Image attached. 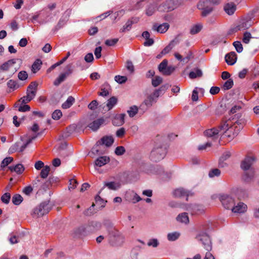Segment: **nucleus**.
Masks as SVG:
<instances>
[{"label":"nucleus","instance_id":"nucleus-54","mask_svg":"<svg viewBox=\"0 0 259 259\" xmlns=\"http://www.w3.org/2000/svg\"><path fill=\"white\" fill-rule=\"evenodd\" d=\"M62 116V113L61 110H56L53 113L52 115V117L53 119L55 120L59 119Z\"/></svg>","mask_w":259,"mask_h":259},{"label":"nucleus","instance_id":"nucleus-16","mask_svg":"<svg viewBox=\"0 0 259 259\" xmlns=\"http://www.w3.org/2000/svg\"><path fill=\"white\" fill-rule=\"evenodd\" d=\"M218 128L221 135L224 134L225 131L232 128L231 127V121L230 120H223Z\"/></svg>","mask_w":259,"mask_h":259},{"label":"nucleus","instance_id":"nucleus-58","mask_svg":"<svg viewBox=\"0 0 259 259\" xmlns=\"http://www.w3.org/2000/svg\"><path fill=\"white\" fill-rule=\"evenodd\" d=\"M251 38V35L250 33L248 32H245L243 34L242 41L245 44H248L249 42L250 39Z\"/></svg>","mask_w":259,"mask_h":259},{"label":"nucleus","instance_id":"nucleus-36","mask_svg":"<svg viewBox=\"0 0 259 259\" xmlns=\"http://www.w3.org/2000/svg\"><path fill=\"white\" fill-rule=\"evenodd\" d=\"M50 171V166H48V165L45 166L40 171V177L43 179L46 178L48 176Z\"/></svg>","mask_w":259,"mask_h":259},{"label":"nucleus","instance_id":"nucleus-47","mask_svg":"<svg viewBox=\"0 0 259 259\" xmlns=\"http://www.w3.org/2000/svg\"><path fill=\"white\" fill-rule=\"evenodd\" d=\"M221 175V171L218 168H214L211 169L208 174V176L210 178H213L215 176L218 177Z\"/></svg>","mask_w":259,"mask_h":259},{"label":"nucleus","instance_id":"nucleus-64","mask_svg":"<svg viewBox=\"0 0 259 259\" xmlns=\"http://www.w3.org/2000/svg\"><path fill=\"white\" fill-rule=\"evenodd\" d=\"M158 242L157 239H150L149 242H148L147 244L149 246H152L153 247H156L158 245Z\"/></svg>","mask_w":259,"mask_h":259},{"label":"nucleus","instance_id":"nucleus-60","mask_svg":"<svg viewBox=\"0 0 259 259\" xmlns=\"http://www.w3.org/2000/svg\"><path fill=\"white\" fill-rule=\"evenodd\" d=\"M118 41V38H113L111 39H107L105 44L107 46H114Z\"/></svg>","mask_w":259,"mask_h":259},{"label":"nucleus","instance_id":"nucleus-34","mask_svg":"<svg viewBox=\"0 0 259 259\" xmlns=\"http://www.w3.org/2000/svg\"><path fill=\"white\" fill-rule=\"evenodd\" d=\"M67 76H68L64 72L61 73L54 81V85L58 86L61 82L65 80Z\"/></svg>","mask_w":259,"mask_h":259},{"label":"nucleus","instance_id":"nucleus-52","mask_svg":"<svg viewBox=\"0 0 259 259\" xmlns=\"http://www.w3.org/2000/svg\"><path fill=\"white\" fill-rule=\"evenodd\" d=\"M132 22L130 21V20H128L126 24L123 26L122 28L120 29V32H124L125 31L130 30L132 28Z\"/></svg>","mask_w":259,"mask_h":259},{"label":"nucleus","instance_id":"nucleus-23","mask_svg":"<svg viewBox=\"0 0 259 259\" xmlns=\"http://www.w3.org/2000/svg\"><path fill=\"white\" fill-rule=\"evenodd\" d=\"M173 195L175 197L177 198L186 196V200H188L189 192L185 190L184 189L180 188L174 190V191L173 192Z\"/></svg>","mask_w":259,"mask_h":259},{"label":"nucleus","instance_id":"nucleus-10","mask_svg":"<svg viewBox=\"0 0 259 259\" xmlns=\"http://www.w3.org/2000/svg\"><path fill=\"white\" fill-rule=\"evenodd\" d=\"M209 2L207 0H200L197 4V8L202 10L201 16L206 17L213 10V8L208 5Z\"/></svg>","mask_w":259,"mask_h":259},{"label":"nucleus","instance_id":"nucleus-40","mask_svg":"<svg viewBox=\"0 0 259 259\" xmlns=\"http://www.w3.org/2000/svg\"><path fill=\"white\" fill-rule=\"evenodd\" d=\"M23 201V197L20 194H15L12 197V202L15 205L20 204Z\"/></svg>","mask_w":259,"mask_h":259},{"label":"nucleus","instance_id":"nucleus-51","mask_svg":"<svg viewBox=\"0 0 259 259\" xmlns=\"http://www.w3.org/2000/svg\"><path fill=\"white\" fill-rule=\"evenodd\" d=\"M138 108L136 106H133L131 107L130 110L127 111V112L130 117H134L137 113Z\"/></svg>","mask_w":259,"mask_h":259},{"label":"nucleus","instance_id":"nucleus-31","mask_svg":"<svg viewBox=\"0 0 259 259\" xmlns=\"http://www.w3.org/2000/svg\"><path fill=\"white\" fill-rule=\"evenodd\" d=\"M177 220L179 222L187 224L189 222V218L186 212L182 213L178 215Z\"/></svg>","mask_w":259,"mask_h":259},{"label":"nucleus","instance_id":"nucleus-56","mask_svg":"<svg viewBox=\"0 0 259 259\" xmlns=\"http://www.w3.org/2000/svg\"><path fill=\"white\" fill-rule=\"evenodd\" d=\"M114 79L116 82L119 83H124L127 80V77L124 76L116 75Z\"/></svg>","mask_w":259,"mask_h":259},{"label":"nucleus","instance_id":"nucleus-49","mask_svg":"<svg viewBox=\"0 0 259 259\" xmlns=\"http://www.w3.org/2000/svg\"><path fill=\"white\" fill-rule=\"evenodd\" d=\"M13 161V158L12 157H8L5 158L1 163V167L4 168L8 165L11 162Z\"/></svg>","mask_w":259,"mask_h":259},{"label":"nucleus","instance_id":"nucleus-61","mask_svg":"<svg viewBox=\"0 0 259 259\" xmlns=\"http://www.w3.org/2000/svg\"><path fill=\"white\" fill-rule=\"evenodd\" d=\"M18 108V111L20 112L28 111L30 110V107L28 105L20 104Z\"/></svg>","mask_w":259,"mask_h":259},{"label":"nucleus","instance_id":"nucleus-37","mask_svg":"<svg viewBox=\"0 0 259 259\" xmlns=\"http://www.w3.org/2000/svg\"><path fill=\"white\" fill-rule=\"evenodd\" d=\"M237 193L240 199L247 198L248 195L247 190L241 188L238 189Z\"/></svg>","mask_w":259,"mask_h":259},{"label":"nucleus","instance_id":"nucleus-17","mask_svg":"<svg viewBox=\"0 0 259 259\" xmlns=\"http://www.w3.org/2000/svg\"><path fill=\"white\" fill-rule=\"evenodd\" d=\"M125 114L124 113L116 114L112 119V123L115 126H120L124 123Z\"/></svg>","mask_w":259,"mask_h":259},{"label":"nucleus","instance_id":"nucleus-13","mask_svg":"<svg viewBox=\"0 0 259 259\" xmlns=\"http://www.w3.org/2000/svg\"><path fill=\"white\" fill-rule=\"evenodd\" d=\"M35 138L36 136L32 137L31 138H29L27 141V142L23 145H22L20 147H19L20 146L19 143L15 144L10 148L9 150L10 152L14 153L17 151H19V152H23L24 150V149L26 148V147L28 146V145L31 143L32 140L34 139Z\"/></svg>","mask_w":259,"mask_h":259},{"label":"nucleus","instance_id":"nucleus-44","mask_svg":"<svg viewBox=\"0 0 259 259\" xmlns=\"http://www.w3.org/2000/svg\"><path fill=\"white\" fill-rule=\"evenodd\" d=\"M162 81V78L159 76H156L152 79V84L153 87H156L161 84Z\"/></svg>","mask_w":259,"mask_h":259},{"label":"nucleus","instance_id":"nucleus-57","mask_svg":"<svg viewBox=\"0 0 259 259\" xmlns=\"http://www.w3.org/2000/svg\"><path fill=\"white\" fill-rule=\"evenodd\" d=\"M154 101V98L153 97V96L149 95L148 96L147 98L144 101V104L147 106L150 107L152 105V103Z\"/></svg>","mask_w":259,"mask_h":259},{"label":"nucleus","instance_id":"nucleus-7","mask_svg":"<svg viewBox=\"0 0 259 259\" xmlns=\"http://www.w3.org/2000/svg\"><path fill=\"white\" fill-rule=\"evenodd\" d=\"M54 178H50L49 181L44 183V179L40 177L37 176L32 182V185L34 187L39 188V189L45 190L55 181Z\"/></svg>","mask_w":259,"mask_h":259},{"label":"nucleus","instance_id":"nucleus-18","mask_svg":"<svg viewBox=\"0 0 259 259\" xmlns=\"http://www.w3.org/2000/svg\"><path fill=\"white\" fill-rule=\"evenodd\" d=\"M105 120L103 118H98L89 124V127L93 131H96L99 128L100 126L104 124Z\"/></svg>","mask_w":259,"mask_h":259},{"label":"nucleus","instance_id":"nucleus-29","mask_svg":"<svg viewBox=\"0 0 259 259\" xmlns=\"http://www.w3.org/2000/svg\"><path fill=\"white\" fill-rule=\"evenodd\" d=\"M75 101L74 98L72 96H69L67 100L62 104V107L63 109H68L70 108Z\"/></svg>","mask_w":259,"mask_h":259},{"label":"nucleus","instance_id":"nucleus-25","mask_svg":"<svg viewBox=\"0 0 259 259\" xmlns=\"http://www.w3.org/2000/svg\"><path fill=\"white\" fill-rule=\"evenodd\" d=\"M110 161L109 157L107 156H101L97 158L95 161V165L101 167L108 163Z\"/></svg>","mask_w":259,"mask_h":259},{"label":"nucleus","instance_id":"nucleus-4","mask_svg":"<svg viewBox=\"0 0 259 259\" xmlns=\"http://www.w3.org/2000/svg\"><path fill=\"white\" fill-rule=\"evenodd\" d=\"M166 152L165 147L154 148L150 153V158L152 161L157 162L163 159Z\"/></svg>","mask_w":259,"mask_h":259},{"label":"nucleus","instance_id":"nucleus-3","mask_svg":"<svg viewBox=\"0 0 259 259\" xmlns=\"http://www.w3.org/2000/svg\"><path fill=\"white\" fill-rule=\"evenodd\" d=\"M101 226L100 223L97 222H91L88 224L81 226L76 231V233L80 235H85L90 233L96 231Z\"/></svg>","mask_w":259,"mask_h":259},{"label":"nucleus","instance_id":"nucleus-48","mask_svg":"<svg viewBox=\"0 0 259 259\" xmlns=\"http://www.w3.org/2000/svg\"><path fill=\"white\" fill-rule=\"evenodd\" d=\"M174 41H171L168 45L165 47L161 51V54H164V55L168 53L174 47L173 45Z\"/></svg>","mask_w":259,"mask_h":259},{"label":"nucleus","instance_id":"nucleus-28","mask_svg":"<svg viewBox=\"0 0 259 259\" xmlns=\"http://www.w3.org/2000/svg\"><path fill=\"white\" fill-rule=\"evenodd\" d=\"M9 168L11 171H14L18 174H21L24 170V166L21 164H18L15 166H10Z\"/></svg>","mask_w":259,"mask_h":259},{"label":"nucleus","instance_id":"nucleus-26","mask_svg":"<svg viewBox=\"0 0 259 259\" xmlns=\"http://www.w3.org/2000/svg\"><path fill=\"white\" fill-rule=\"evenodd\" d=\"M251 26V23L248 21H242L236 27L237 30H243L249 28Z\"/></svg>","mask_w":259,"mask_h":259},{"label":"nucleus","instance_id":"nucleus-20","mask_svg":"<svg viewBox=\"0 0 259 259\" xmlns=\"http://www.w3.org/2000/svg\"><path fill=\"white\" fill-rule=\"evenodd\" d=\"M247 205L243 202H239L237 205L233 206L232 211L234 213H243L246 211Z\"/></svg>","mask_w":259,"mask_h":259},{"label":"nucleus","instance_id":"nucleus-8","mask_svg":"<svg viewBox=\"0 0 259 259\" xmlns=\"http://www.w3.org/2000/svg\"><path fill=\"white\" fill-rule=\"evenodd\" d=\"M196 239L200 241L203 247L207 251H210L212 249V244L209 236L206 233L200 234L196 237Z\"/></svg>","mask_w":259,"mask_h":259},{"label":"nucleus","instance_id":"nucleus-59","mask_svg":"<svg viewBox=\"0 0 259 259\" xmlns=\"http://www.w3.org/2000/svg\"><path fill=\"white\" fill-rule=\"evenodd\" d=\"M125 152V148L123 146H118L116 148L115 150V153L117 155H122Z\"/></svg>","mask_w":259,"mask_h":259},{"label":"nucleus","instance_id":"nucleus-43","mask_svg":"<svg viewBox=\"0 0 259 259\" xmlns=\"http://www.w3.org/2000/svg\"><path fill=\"white\" fill-rule=\"evenodd\" d=\"M156 11V7L154 5H149L146 10V14L147 16H152Z\"/></svg>","mask_w":259,"mask_h":259},{"label":"nucleus","instance_id":"nucleus-35","mask_svg":"<svg viewBox=\"0 0 259 259\" xmlns=\"http://www.w3.org/2000/svg\"><path fill=\"white\" fill-rule=\"evenodd\" d=\"M41 64L42 63L40 60L38 59L35 61L32 65V71L33 73H36L40 69Z\"/></svg>","mask_w":259,"mask_h":259},{"label":"nucleus","instance_id":"nucleus-2","mask_svg":"<svg viewBox=\"0 0 259 259\" xmlns=\"http://www.w3.org/2000/svg\"><path fill=\"white\" fill-rule=\"evenodd\" d=\"M37 86L36 82H31L27 87L26 96L22 97L15 103V106L17 107L20 104H25L30 102L36 95Z\"/></svg>","mask_w":259,"mask_h":259},{"label":"nucleus","instance_id":"nucleus-9","mask_svg":"<svg viewBox=\"0 0 259 259\" xmlns=\"http://www.w3.org/2000/svg\"><path fill=\"white\" fill-rule=\"evenodd\" d=\"M177 0H166L158 7V10L160 12H170L177 7L176 2Z\"/></svg>","mask_w":259,"mask_h":259},{"label":"nucleus","instance_id":"nucleus-46","mask_svg":"<svg viewBox=\"0 0 259 259\" xmlns=\"http://www.w3.org/2000/svg\"><path fill=\"white\" fill-rule=\"evenodd\" d=\"M233 80L232 79H228L224 84L223 88L224 90H228L232 88L233 85Z\"/></svg>","mask_w":259,"mask_h":259},{"label":"nucleus","instance_id":"nucleus-27","mask_svg":"<svg viewBox=\"0 0 259 259\" xmlns=\"http://www.w3.org/2000/svg\"><path fill=\"white\" fill-rule=\"evenodd\" d=\"M101 91L99 93V95L101 96H107L110 93V87L109 84L105 83L101 88Z\"/></svg>","mask_w":259,"mask_h":259},{"label":"nucleus","instance_id":"nucleus-21","mask_svg":"<svg viewBox=\"0 0 259 259\" xmlns=\"http://www.w3.org/2000/svg\"><path fill=\"white\" fill-rule=\"evenodd\" d=\"M169 27V25L167 23H164L159 25H158L157 24H154L153 26V29L156 30L158 32L163 33H165Z\"/></svg>","mask_w":259,"mask_h":259},{"label":"nucleus","instance_id":"nucleus-39","mask_svg":"<svg viewBox=\"0 0 259 259\" xmlns=\"http://www.w3.org/2000/svg\"><path fill=\"white\" fill-rule=\"evenodd\" d=\"M202 75V72L199 69H196V70L190 72L189 73V77L191 78H195L197 77H201Z\"/></svg>","mask_w":259,"mask_h":259},{"label":"nucleus","instance_id":"nucleus-42","mask_svg":"<svg viewBox=\"0 0 259 259\" xmlns=\"http://www.w3.org/2000/svg\"><path fill=\"white\" fill-rule=\"evenodd\" d=\"M105 186L110 190H115L119 187V185L114 182H111L105 183Z\"/></svg>","mask_w":259,"mask_h":259},{"label":"nucleus","instance_id":"nucleus-53","mask_svg":"<svg viewBox=\"0 0 259 259\" xmlns=\"http://www.w3.org/2000/svg\"><path fill=\"white\" fill-rule=\"evenodd\" d=\"M11 198V195L9 193H6L4 195H2L1 197L2 201L6 204H8L10 202V200Z\"/></svg>","mask_w":259,"mask_h":259},{"label":"nucleus","instance_id":"nucleus-33","mask_svg":"<svg viewBox=\"0 0 259 259\" xmlns=\"http://www.w3.org/2000/svg\"><path fill=\"white\" fill-rule=\"evenodd\" d=\"M67 19L65 18H61L60 19L57 25L53 30L54 33H56L58 30L62 28L67 23Z\"/></svg>","mask_w":259,"mask_h":259},{"label":"nucleus","instance_id":"nucleus-15","mask_svg":"<svg viewBox=\"0 0 259 259\" xmlns=\"http://www.w3.org/2000/svg\"><path fill=\"white\" fill-rule=\"evenodd\" d=\"M204 135L206 137L211 138L212 140L218 139L219 136L221 135L218 128L208 129L204 131Z\"/></svg>","mask_w":259,"mask_h":259},{"label":"nucleus","instance_id":"nucleus-22","mask_svg":"<svg viewBox=\"0 0 259 259\" xmlns=\"http://www.w3.org/2000/svg\"><path fill=\"white\" fill-rule=\"evenodd\" d=\"M237 60V55L234 52H232L225 56V61L226 63L230 65H232L235 63Z\"/></svg>","mask_w":259,"mask_h":259},{"label":"nucleus","instance_id":"nucleus-19","mask_svg":"<svg viewBox=\"0 0 259 259\" xmlns=\"http://www.w3.org/2000/svg\"><path fill=\"white\" fill-rule=\"evenodd\" d=\"M224 9L227 14L232 15L236 10V5L233 2L228 3L225 5Z\"/></svg>","mask_w":259,"mask_h":259},{"label":"nucleus","instance_id":"nucleus-30","mask_svg":"<svg viewBox=\"0 0 259 259\" xmlns=\"http://www.w3.org/2000/svg\"><path fill=\"white\" fill-rule=\"evenodd\" d=\"M8 87L10 89V92L13 91L19 87V85L18 84L16 81L13 79L9 80L7 82Z\"/></svg>","mask_w":259,"mask_h":259},{"label":"nucleus","instance_id":"nucleus-1","mask_svg":"<svg viewBox=\"0 0 259 259\" xmlns=\"http://www.w3.org/2000/svg\"><path fill=\"white\" fill-rule=\"evenodd\" d=\"M254 160L253 157L247 156L241 162V167L245 171L243 179L246 182H249L254 177V170L251 167Z\"/></svg>","mask_w":259,"mask_h":259},{"label":"nucleus","instance_id":"nucleus-62","mask_svg":"<svg viewBox=\"0 0 259 259\" xmlns=\"http://www.w3.org/2000/svg\"><path fill=\"white\" fill-rule=\"evenodd\" d=\"M18 77L20 80H24L28 77V74L25 71H21L18 73Z\"/></svg>","mask_w":259,"mask_h":259},{"label":"nucleus","instance_id":"nucleus-45","mask_svg":"<svg viewBox=\"0 0 259 259\" xmlns=\"http://www.w3.org/2000/svg\"><path fill=\"white\" fill-rule=\"evenodd\" d=\"M180 236V233L178 232H173L169 233L167 235V239L169 241H173L176 240Z\"/></svg>","mask_w":259,"mask_h":259},{"label":"nucleus","instance_id":"nucleus-12","mask_svg":"<svg viewBox=\"0 0 259 259\" xmlns=\"http://www.w3.org/2000/svg\"><path fill=\"white\" fill-rule=\"evenodd\" d=\"M16 59H11L5 62L0 66V73L2 71H7L12 70L13 73L16 71V68L14 66L16 63Z\"/></svg>","mask_w":259,"mask_h":259},{"label":"nucleus","instance_id":"nucleus-5","mask_svg":"<svg viewBox=\"0 0 259 259\" xmlns=\"http://www.w3.org/2000/svg\"><path fill=\"white\" fill-rule=\"evenodd\" d=\"M169 205L172 207H182L185 210L190 211L192 214L195 213H201L203 212V209L201 208V206L196 204H174L171 202L169 203Z\"/></svg>","mask_w":259,"mask_h":259},{"label":"nucleus","instance_id":"nucleus-63","mask_svg":"<svg viewBox=\"0 0 259 259\" xmlns=\"http://www.w3.org/2000/svg\"><path fill=\"white\" fill-rule=\"evenodd\" d=\"M66 71L64 72L67 76L70 75L73 72L72 64H69L65 67Z\"/></svg>","mask_w":259,"mask_h":259},{"label":"nucleus","instance_id":"nucleus-32","mask_svg":"<svg viewBox=\"0 0 259 259\" xmlns=\"http://www.w3.org/2000/svg\"><path fill=\"white\" fill-rule=\"evenodd\" d=\"M117 99L116 97L113 96L111 97L107 102V107L108 110H111L117 104Z\"/></svg>","mask_w":259,"mask_h":259},{"label":"nucleus","instance_id":"nucleus-14","mask_svg":"<svg viewBox=\"0 0 259 259\" xmlns=\"http://www.w3.org/2000/svg\"><path fill=\"white\" fill-rule=\"evenodd\" d=\"M167 60L164 59L161 62V63H160L158 66V69L159 71L165 75H170L174 70L171 67H167Z\"/></svg>","mask_w":259,"mask_h":259},{"label":"nucleus","instance_id":"nucleus-41","mask_svg":"<svg viewBox=\"0 0 259 259\" xmlns=\"http://www.w3.org/2000/svg\"><path fill=\"white\" fill-rule=\"evenodd\" d=\"M102 146V145H100L98 142H97V144L92 148V152L97 155L103 154V152L101 151Z\"/></svg>","mask_w":259,"mask_h":259},{"label":"nucleus","instance_id":"nucleus-38","mask_svg":"<svg viewBox=\"0 0 259 259\" xmlns=\"http://www.w3.org/2000/svg\"><path fill=\"white\" fill-rule=\"evenodd\" d=\"M223 138L227 137L228 140H231L235 137V134L233 132V128L225 131L222 135Z\"/></svg>","mask_w":259,"mask_h":259},{"label":"nucleus","instance_id":"nucleus-50","mask_svg":"<svg viewBox=\"0 0 259 259\" xmlns=\"http://www.w3.org/2000/svg\"><path fill=\"white\" fill-rule=\"evenodd\" d=\"M202 29V25L200 24H196L192 27L191 29L190 33L192 34H195L198 33Z\"/></svg>","mask_w":259,"mask_h":259},{"label":"nucleus","instance_id":"nucleus-11","mask_svg":"<svg viewBox=\"0 0 259 259\" xmlns=\"http://www.w3.org/2000/svg\"><path fill=\"white\" fill-rule=\"evenodd\" d=\"M220 200L223 206L228 209H231L235 204L234 199L228 195H222L220 197Z\"/></svg>","mask_w":259,"mask_h":259},{"label":"nucleus","instance_id":"nucleus-55","mask_svg":"<svg viewBox=\"0 0 259 259\" xmlns=\"http://www.w3.org/2000/svg\"><path fill=\"white\" fill-rule=\"evenodd\" d=\"M233 46L235 48V49L237 52L240 53L243 51V47L240 41H234L233 42Z\"/></svg>","mask_w":259,"mask_h":259},{"label":"nucleus","instance_id":"nucleus-24","mask_svg":"<svg viewBox=\"0 0 259 259\" xmlns=\"http://www.w3.org/2000/svg\"><path fill=\"white\" fill-rule=\"evenodd\" d=\"M113 142L114 139L112 137L105 136L103 137L98 143L102 146L105 145L107 147H109L113 144Z\"/></svg>","mask_w":259,"mask_h":259},{"label":"nucleus","instance_id":"nucleus-6","mask_svg":"<svg viewBox=\"0 0 259 259\" xmlns=\"http://www.w3.org/2000/svg\"><path fill=\"white\" fill-rule=\"evenodd\" d=\"M51 208L50 205L48 202H44L33 209L32 215L33 217L43 216L48 213Z\"/></svg>","mask_w":259,"mask_h":259}]
</instances>
